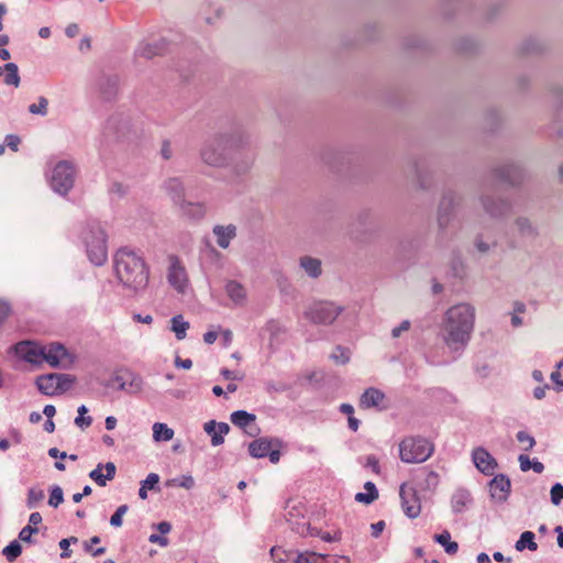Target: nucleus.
Segmentation results:
<instances>
[{
	"mask_svg": "<svg viewBox=\"0 0 563 563\" xmlns=\"http://www.w3.org/2000/svg\"><path fill=\"white\" fill-rule=\"evenodd\" d=\"M473 505V496L466 488L460 487L451 496V509L453 514L465 512Z\"/></svg>",
	"mask_w": 563,
	"mask_h": 563,
	"instance_id": "nucleus-22",
	"label": "nucleus"
},
{
	"mask_svg": "<svg viewBox=\"0 0 563 563\" xmlns=\"http://www.w3.org/2000/svg\"><path fill=\"white\" fill-rule=\"evenodd\" d=\"M167 46V42L164 38H159L153 42H141L135 49L136 57H143L145 59H151L157 55H161L165 52Z\"/></svg>",
	"mask_w": 563,
	"mask_h": 563,
	"instance_id": "nucleus-21",
	"label": "nucleus"
},
{
	"mask_svg": "<svg viewBox=\"0 0 563 563\" xmlns=\"http://www.w3.org/2000/svg\"><path fill=\"white\" fill-rule=\"evenodd\" d=\"M148 541L151 543L158 544L159 547H163V548H165L169 544V541L166 537H164L163 534H156V533H152L148 537Z\"/></svg>",
	"mask_w": 563,
	"mask_h": 563,
	"instance_id": "nucleus-60",
	"label": "nucleus"
},
{
	"mask_svg": "<svg viewBox=\"0 0 563 563\" xmlns=\"http://www.w3.org/2000/svg\"><path fill=\"white\" fill-rule=\"evenodd\" d=\"M78 417L75 419V424L80 429H86L91 426L92 418L90 416L85 417L88 412V409L85 405L78 407Z\"/></svg>",
	"mask_w": 563,
	"mask_h": 563,
	"instance_id": "nucleus-43",
	"label": "nucleus"
},
{
	"mask_svg": "<svg viewBox=\"0 0 563 563\" xmlns=\"http://www.w3.org/2000/svg\"><path fill=\"white\" fill-rule=\"evenodd\" d=\"M179 210L184 217L191 220H200L206 214V207L202 202H191L185 200L179 206Z\"/></svg>",
	"mask_w": 563,
	"mask_h": 563,
	"instance_id": "nucleus-31",
	"label": "nucleus"
},
{
	"mask_svg": "<svg viewBox=\"0 0 563 563\" xmlns=\"http://www.w3.org/2000/svg\"><path fill=\"white\" fill-rule=\"evenodd\" d=\"M43 362L48 363L52 367L67 368L73 364V357L64 345L52 343L44 346Z\"/></svg>",
	"mask_w": 563,
	"mask_h": 563,
	"instance_id": "nucleus-13",
	"label": "nucleus"
},
{
	"mask_svg": "<svg viewBox=\"0 0 563 563\" xmlns=\"http://www.w3.org/2000/svg\"><path fill=\"white\" fill-rule=\"evenodd\" d=\"M514 230L521 239L534 240L539 236V227L528 217L519 216L512 223Z\"/></svg>",
	"mask_w": 563,
	"mask_h": 563,
	"instance_id": "nucleus-20",
	"label": "nucleus"
},
{
	"mask_svg": "<svg viewBox=\"0 0 563 563\" xmlns=\"http://www.w3.org/2000/svg\"><path fill=\"white\" fill-rule=\"evenodd\" d=\"M410 325H411V323L409 320H404L398 327H395L391 330V336L399 338L402 332H406L410 329Z\"/></svg>",
	"mask_w": 563,
	"mask_h": 563,
	"instance_id": "nucleus-59",
	"label": "nucleus"
},
{
	"mask_svg": "<svg viewBox=\"0 0 563 563\" xmlns=\"http://www.w3.org/2000/svg\"><path fill=\"white\" fill-rule=\"evenodd\" d=\"M163 187L176 206L179 207L186 200L185 187L180 178L170 177L164 181Z\"/></svg>",
	"mask_w": 563,
	"mask_h": 563,
	"instance_id": "nucleus-27",
	"label": "nucleus"
},
{
	"mask_svg": "<svg viewBox=\"0 0 563 563\" xmlns=\"http://www.w3.org/2000/svg\"><path fill=\"white\" fill-rule=\"evenodd\" d=\"M172 331L175 333L177 340H184L189 329V322L185 321L183 316H174L170 320Z\"/></svg>",
	"mask_w": 563,
	"mask_h": 563,
	"instance_id": "nucleus-38",
	"label": "nucleus"
},
{
	"mask_svg": "<svg viewBox=\"0 0 563 563\" xmlns=\"http://www.w3.org/2000/svg\"><path fill=\"white\" fill-rule=\"evenodd\" d=\"M496 180L509 185H518L523 179V169L516 163H508L493 170Z\"/></svg>",
	"mask_w": 563,
	"mask_h": 563,
	"instance_id": "nucleus-16",
	"label": "nucleus"
},
{
	"mask_svg": "<svg viewBox=\"0 0 563 563\" xmlns=\"http://www.w3.org/2000/svg\"><path fill=\"white\" fill-rule=\"evenodd\" d=\"M203 430L211 437V444L218 446L224 442V435L229 433L230 426L227 422L210 420L203 424Z\"/></svg>",
	"mask_w": 563,
	"mask_h": 563,
	"instance_id": "nucleus-24",
	"label": "nucleus"
},
{
	"mask_svg": "<svg viewBox=\"0 0 563 563\" xmlns=\"http://www.w3.org/2000/svg\"><path fill=\"white\" fill-rule=\"evenodd\" d=\"M98 90L106 100H111L119 89L118 75L103 74L97 82Z\"/></svg>",
	"mask_w": 563,
	"mask_h": 563,
	"instance_id": "nucleus-26",
	"label": "nucleus"
},
{
	"mask_svg": "<svg viewBox=\"0 0 563 563\" xmlns=\"http://www.w3.org/2000/svg\"><path fill=\"white\" fill-rule=\"evenodd\" d=\"M399 497L404 514L410 519L419 517L421 512V503L416 487L408 483L401 484L399 488Z\"/></svg>",
	"mask_w": 563,
	"mask_h": 563,
	"instance_id": "nucleus-10",
	"label": "nucleus"
},
{
	"mask_svg": "<svg viewBox=\"0 0 563 563\" xmlns=\"http://www.w3.org/2000/svg\"><path fill=\"white\" fill-rule=\"evenodd\" d=\"M22 553V547L19 541H11L4 549L2 550V554L9 562H14Z\"/></svg>",
	"mask_w": 563,
	"mask_h": 563,
	"instance_id": "nucleus-41",
	"label": "nucleus"
},
{
	"mask_svg": "<svg viewBox=\"0 0 563 563\" xmlns=\"http://www.w3.org/2000/svg\"><path fill=\"white\" fill-rule=\"evenodd\" d=\"M172 484L186 489H191L195 486V479L191 475H183L178 478H174Z\"/></svg>",
	"mask_w": 563,
	"mask_h": 563,
	"instance_id": "nucleus-53",
	"label": "nucleus"
},
{
	"mask_svg": "<svg viewBox=\"0 0 563 563\" xmlns=\"http://www.w3.org/2000/svg\"><path fill=\"white\" fill-rule=\"evenodd\" d=\"M355 500L361 504L369 505L374 500H376L375 496L369 495L368 493H357L355 495Z\"/></svg>",
	"mask_w": 563,
	"mask_h": 563,
	"instance_id": "nucleus-63",
	"label": "nucleus"
},
{
	"mask_svg": "<svg viewBox=\"0 0 563 563\" xmlns=\"http://www.w3.org/2000/svg\"><path fill=\"white\" fill-rule=\"evenodd\" d=\"M551 501L554 505H559L563 500V485L560 483L554 484L551 487Z\"/></svg>",
	"mask_w": 563,
	"mask_h": 563,
	"instance_id": "nucleus-54",
	"label": "nucleus"
},
{
	"mask_svg": "<svg viewBox=\"0 0 563 563\" xmlns=\"http://www.w3.org/2000/svg\"><path fill=\"white\" fill-rule=\"evenodd\" d=\"M38 532V529L35 528V527H31V525H27L25 527H23L21 529V531L19 532V539L23 542H26V543H35L34 539L32 538V536L34 533H37Z\"/></svg>",
	"mask_w": 563,
	"mask_h": 563,
	"instance_id": "nucleus-51",
	"label": "nucleus"
},
{
	"mask_svg": "<svg viewBox=\"0 0 563 563\" xmlns=\"http://www.w3.org/2000/svg\"><path fill=\"white\" fill-rule=\"evenodd\" d=\"M449 274L460 280H463L467 275V266L465 262L462 260L460 254H453L450 265H449Z\"/></svg>",
	"mask_w": 563,
	"mask_h": 563,
	"instance_id": "nucleus-36",
	"label": "nucleus"
},
{
	"mask_svg": "<svg viewBox=\"0 0 563 563\" xmlns=\"http://www.w3.org/2000/svg\"><path fill=\"white\" fill-rule=\"evenodd\" d=\"M255 419V415L250 413L245 410H236L231 413V422L234 426L243 429L251 437L255 435L257 429L252 428L251 430H247V428L254 423Z\"/></svg>",
	"mask_w": 563,
	"mask_h": 563,
	"instance_id": "nucleus-28",
	"label": "nucleus"
},
{
	"mask_svg": "<svg viewBox=\"0 0 563 563\" xmlns=\"http://www.w3.org/2000/svg\"><path fill=\"white\" fill-rule=\"evenodd\" d=\"M520 49L522 53L537 54L543 49V44L537 37H529L521 44Z\"/></svg>",
	"mask_w": 563,
	"mask_h": 563,
	"instance_id": "nucleus-42",
	"label": "nucleus"
},
{
	"mask_svg": "<svg viewBox=\"0 0 563 563\" xmlns=\"http://www.w3.org/2000/svg\"><path fill=\"white\" fill-rule=\"evenodd\" d=\"M57 373L41 375L36 378L35 385L37 389L46 396L57 395Z\"/></svg>",
	"mask_w": 563,
	"mask_h": 563,
	"instance_id": "nucleus-29",
	"label": "nucleus"
},
{
	"mask_svg": "<svg viewBox=\"0 0 563 563\" xmlns=\"http://www.w3.org/2000/svg\"><path fill=\"white\" fill-rule=\"evenodd\" d=\"M459 196L452 190L443 194L438 209V225L440 231L444 232L449 228L454 217V209L459 203Z\"/></svg>",
	"mask_w": 563,
	"mask_h": 563,
	"instance_id": "nucleus-12",
	"label": "nucleus"
},
{
	"mask_svg": "<svg viewBox=\"0 0 563 563\" xmlns=\"http://www.w3.org/2000/svg\"><path fill=\"white\" fill-rule=\"evenodd\" d=\"M20 144V137L14 134H9L5 136V145L12 151H18Z\"/></svg>",
	"mask_w": 563,
	"mask_h": 563,
	"instance_id": "nucleus-62",
	"label": "nucleus"
},
{
	"mask_svg": "<svg viewBox=\"0 0 563 563\" xmlns=\"http://www.w3.org/2000/svg\"><path fill=\"white\" fill-rule=\"evenodd\" d=\"M384 398L385 395L383 391L377 388L369 387L362 394L360 398V406L365 409L378 407Z\"/></svg>",
	"mask_w": 563,
	"mask_h": 563,
	"instance_id": "nucleus-30",
	"label": "nucleus"
},
{
	"mask_svg": "<svg viewBox=\"0 0 563 563\" xmlns=\"http://www.w3.org/2000/svg\"><path fill=\"white\" fill-rule=\"evenodd\" d=\"M274 446L280 448L282 441L277 438H258L249 444V453L252 457L263 459Z\"/></svg>",
	"mask_w": 563,
	"mask_h": 563,
	"instance_id": "nucleus-18",
	"label": "nucleus"
},
{
	"mask_svg": "<svg viewBox=\"0 0 563 563\" xmlns=\"http://www.w3.org/2000/svg\"><path fill=\"white\" fill-rule=\"evenodd\" d=\"M82 241L89 261L96 266L103 265L108 258L107 238L98 222L87 223L82 230Z\"/></svg>",
	"mask_w": 563,
	"mask_h": 563,
	"instance_id": "nucleus-3",
	"label": "nucleus"
},
{
	"mask_svg": "<svg viewBox=\"0 0 563 563\" xmlns=\"http://www.w3.org/2000/svg\"><path fill=\"white\" fill-rule=\"evenodd\" d=\"M104 133L117 140H128L136 134V129L130 114L114 113L107 120Z\"/></svg>",
	"mask_w": 563,
	"mask_h": 563,
	"instance_id": "nucleus-8",
	"label": "nucleus"
},
{
	"mask_svg": "<svg viewBox=\"0 0 563 563\" xmlns=\"http://www.w3.org/2000/svg\"><path fill=\"white\" fill-rule=\"evenodd\" d=\"M433 450V444L422 437H408L399 443V456L404 463H422Z\"/></svg>",
	"mask_w": 563,
	"mask_h": 563,
	"instance_id": "nucleus-6",
	"label": "nucleus"
},
{
	"mask_svg": "<svg viewBox=\"0 0 563 563\" xmlns=\"http://www.w3.org/2000/svg\"><path fill=\"white\" fill-rule=\"evenodd\" d=\"M510 487H511L510 479L506 475H504V474L496 475L489 482L490 497L498 503H504L508 498V495L510 493Z\"/></svg>",
	"mask_w": 563,
	"mask_h": 563,
	"instance_id": "nucleus-19",
	"label": "nucleus"
},
{
	"mask_svg": "<svg viewBox=\"0 0 563 563\" xmlns=\"http://www.w3.org/2000/svg\"><path fill=\"white\" fill-rule=\"evenodd\" d=\"M330 358L336 364L344 365L351 360V350L342 345H336L330 354Z\"/></svg>",
	"mask_w": 563,
	"mask_h": 563,
	"instance_id": "nucleus-40",
	"label": "nucleus"
},
{
	"mask_svg": "<svg viewBox=\"0 0 563 563\" xmlns=\"http://www.w3.org/2000/svg\"><path fill=\"white\" fill-rule=\"evenodd\" d=\"M64 501L63 489L58 485L51 487L48 505L57 508Z\"/></svg>",
	"mask_w": 563,
	"mask_h": 563,
	"instance_id": "nucleus-45",
	"label": "nucleus"
},
{
	"mask_svg": "<svg viewBox=\"0 0 563 563\" xmlns=\"http://www.w3.org/2000/svg\"><path fill=\"white\" fill-rule=\"evenodd\" d=\"M472 460L476 468L487 476L493 475L498 466L495 457L484 448L474 449Z\"/></svg>",
	"mask_w": 563,
	"mask_h": 563,
	"instance_id": "nucleus-17",
	"label": "nucleus"
},
{
	"mask_svg": "<svg viewBox=\"0 0 563 563\" xmlns=\"http://www.w3.org/2000/svg\"><path fill=\"white\" fill-rule=\"evenodd\" d=\"M117 467L114 463L107 462L106 464L99 463L95 470L89 473V477L99 486L107 485V481L114 478Z\"/></svg>",
	"mask_w": 563,
	"mask_h": 563,
	"instance_id": "nucleus-25",
	"label": "nucleus"
},
{
	"mask_svg": "<svg viewBox=\"0 0 563 563\" xmlns=\"http://www.w3.org/2000/svg\"><path fill=\"white\" fill-rule=\"evenodd\" d=\"M344 308L332 301L320 300L311 303L305 317L314 324L329 325L343 312Z\"/></svg>",
	"mask_w": 563,
	"mask_h": 563,
	"instance_id": "nucleus-7",
	"label": "nucleus"
},
{
	"mask_svg": "<svg viewBox=\"0 0 563 563\" xmlns=\"http://www.w3.org/2000/svg\"><path fill=\"white\" fill-rule=\"evenodd\" d=\"M516 439L519 443L525 445L522 449L526 452L531 451L533 449V446L536 445L534 438L531 434H529L527 431H523V430L518 431L516 434Z\"/></svg>",
	"mask_w": 563,
	"mask_h": 563,
	"instance_id": "nucleus-44",
	"label": "nucleus"
},
{
	"mask_svg": "<svg viewBox=\"0 0 563 563\" xmlns=\"http://www.w3.org/2000/svg\"><path fill=\"white\" fill-rule=\"evenodd\" d=\"M515 548L517 551H523L525 549L536 551L538 549V544L534 542V533L532 531L522 532L519 540L516 542Z\"/></svg>",
	"mask_w": 563,
	"mask_h": 563,
	"instance_id": "nucleus-39",
	"label": "nucleus"
},
{
	"mask_svg": "<svg viewBox=\"0 0 563 563\" xmlns=\"http://www.w3.org/2000/svg\"><path fill=\"white\" fill-rule=\"evenodd\" d=\"M161 156L168 161L173 156V148L169 140H164L161 146Z\"/></svg>",
	"mask_w": 563,
	"mask_h": 563,
	"instance_id": "nucleus-58",
	"label": "nucleus"
},
{
	"mask_svg": "<svg viewBox=\"0 0 563 563\" xmlns=\"http://www.w3.org/2000/svg\"><path fill=\"white\" fill-rule=\"evenodd\" d=\"M109 387L115 388L128 394L140 393L143 388V379L140 375L124 371L117 373L109 382Z\"/></svg>",
	"mask_w": 563,
	"mask_h": 563,
	"instance_id": "nucleus-11",
	"label": "nucleus"
},
{
	"mask_svg": "<svg viewBox=\"0 0 563 563\" xmlns=\"http://www.w3.org/2000/svg\"><path fill=\"white\" fill-rule=\"evenodd\" d=\"M159 483V476L156 473H150L147 477L141 483L147 489H155Z\"/></svg>",
	"mask_w": 563,
	"mask_h": 563,
	"instance_id": "nucleus-56",
	"label": "nucleus"
},
{
	"mask_svg": "<svg viewBox=\"0 0 563 563\" xmlns=\"http://www.w3.org/2000/svg\"><path fill=\"white\" fill-rule=\"evenodd\" d=\"M434 541L439 544H441L443 548L450 542L452 541L451 540V534L448 530H444L443 532L439 533V534H434L433 537Z\"/></svg>",
	"mask_w": 563,
	"mask_h": 563,
	"instance_id": "nucleus-61",
	"label": "nucleus"
},
{
	"mask_svg": "<svg viewBox=\"0 0 563 563\" xmlns=\"http://www.w3.org/2000/svg\"><path fill=\"white\" fill-rule=\"evenodd\" d=\"M167 279L169 285L180 294H184L188 286V276L185 266L181 264L180 260L172 255L169 257V267Z\"/></svg>",
	"mask_w": 563,
	"mask_h": 563,
	"instance_id": "nucleus-14",
	"label": "nucleus"
},
{
	"mask_svg": "<svg viewBox=\"0 0 563 563\" xmlns=\"http://www.w3.org/2000/svg\"><path fill=\"white\" fill-rule=\"evenodd\" d=\"M323 558L314 552H305L297 555L294 563H322Z\"/></svg>",
	"mask_w": 563,
	"mask_h": 563,
	"instance_id": "nucleus-50",
	"label": "nucleus"
},
{
	"mask_svg": "<svg viewBox=\"0 0 563 563\" xmlns=\"http://www.w3.org/2000/svg\"><path fill=\"white\" fill-rule=\"evenodd\" d=\"M520 470L522 472H528L531 470V459L526 454H520L518 457Z\"/></svg>",
	"mask_w": 563,
	"mask_h": 563,
	"instance_id": "nucleus-64",
	"label": "nucleus"
},
{
	"mask_svg": "<svg viewBox=\"0 0 563 563\" xmlns=\"http://www.w3.org/2000/svg\"><path fill=\"white\" fill-rule=\"evenodd\" d=\"M475 327V308L462 302L449 308L440 325V336L456 360L468 345Z\"/></svg>",
	"mask_w": 563,
	"mask_h": 563,
	"instance_id": "nucleus-1",
	"label": "nucleus"
},
{
	"mask_svg": "<svg viewBox=\"0 0 563 563\" xmlns=\"http://www.w3.org/2000/svg\"><path fill=\"white\" fill-rule=\"evenodd\" d=\"M474 246L481 254H487L493 247L496 246V242H487L484 240L482 234H477L474 239Z\"/></svg>",
	"mask_w": 563,
	"mask_h": 563,
	"instance_id": "nucleus-49",
	"label": "nucleus"
},
{
	"mask_svg": "<svg viewBox=\"0 0 563 563\" xmlns=\"http://www.w3.org/2000/svg\"><path fill=\"white\" fill-rule=\"evenodd\" d=\"M299 266L310 278H318L322 274V263L319 258L309 255L301 256Z\"/></svg>",
	"mask_w": 563,
	"mask_h": 563,
	"instance_id": "nucleus-32",
	"label": "nucleus"
},
{
	"mask_svg": "<svg viewBox=\"0 0 563 563\" xmlns=\"http://www.w3.org/2000/svg\"><path fill=\"white\" fill-rule=\"evenodd\" d=\"M225 292L229 298L238 306L244 305L246 300V290L242 284L236 280H229L225 284Z\"/></svg>",
	"mask_w": 563,
	"mask_h": 563,
	"instance_id": "nucleus-35",
	"label": "nucleus"
},
{
	"mask_svg": "<svg viewBox=\"0 0 563 563\" xmlns=\"http://www.w3.org/2000/svg\"><path fill=\"white\" fill-rule=\"evenodd\" d=\"M44 492L42 489L30 488L27 492L26 506L34 508L36 505L44 499Z\"/></svg>",
	"mask_w": 563,
	"mask_h": 563,
	"instance_id": "nucleus-48",
	"label": "nucleus"
},
{
	"mask_svg": "<svg viewBox=\"0 0 563 563\" xmlns=\"http://www.w3.org/2000/svg\"><path fill=\"white\" fill-rule=\"evenodd\" d=\"M269 553L272 559L277 563H284L288 560V553L279 547H273Z\"/></svg>",
	"mask_w": 563,
	"mask_h": 563,
	"instance_id": "nucleus-55",
	"label": "nucleus"
},
{
	"mask_svg": "<svg viewBox=\"0 0 563 563\" xmlns=\"http://www.w3.org/2000/svg\"><path fill=\"white\" fill-rule=\"evenodd\" d=\"M77 542H78V539L76 537H70V538L62 539L59 541V548L63 550V552L60 553V558L62 559L70 558L71 551L68 548H69V545L71 543L75 544Z\"/></svg>",
	"mask_w": 563,
	"mask_h": 563,
	"instance_id": "nucleus-52",
	"label": "nucleus"
},
{
	"mask_svg": "<svg viewBox=\"0 0 563 563\" xmlns=\"http://www.w3.org/2000/svg\"><path fill=\"white\" fill-rule=\"evenodd\" d=\"M14 353L21 360L40 365L43 363L44 346L33 341H21L13 345Z\"/></svg>",
	"mask_w": 563,
	"mask_h": 563,
	"instance_id": "nucleus-15",
	"label": "nucleus"
},
{
	"mask_svg": "<svg viewBox=\"0 0 563 563\" xmlns=\"http://www.w3.org/2000/svg\"><path fill=\"white\" fill-rule=\"evenodd\" d=\"M174 437V430L169 428L166 423L155 422L153 424V439L156 442H167L170 441Z\"/></svg>",
	"mask_w": 563,
	"mask_h": 563,
	"instance_id": "nucleus-37",
	"label": "nucleus"
},
{
	"mask_svg": "<svg viewBox=\"0 0 563 563\" xmlns=\"http://www.w3.org/2000/svg\"><path fill=\"white\" fill-rule=\"evenodd\" d=\"M238 229L234 224H217L212 229L216 236V242L219 247L225 250L230 246L231 242L236 238Z\"/></svg>",
	"mask_w": 563,
	"mask_h": 563,
	"instance_id": "nucleus-23",
	"label": "nucleus"
},
{
	"mask_svg": "<svg viewBox=\"0 0 563 563\" xmlns=\"http://www.w3.org/2000/svg\"><path fill=\"white\" fill-rule=\"evenodd\" d=\"M0 77L7 86L19 87L21 78L19 75V67L14 63H7L0 66Z\"/></svg>",
	"mask_w": 563,
	"mask_h": 563,
	"instance_id": "nucleus-34",
	"label": "nucleus"
},
{
	"mask_svg": "<svg viewBox=\"0 0 563 563\" xmlns=\"http://www.w3.org/2000/svg\"><path fill=\"white\" fill-rule=\"evenodd\" d=\"M57 394L64 393L68 390L73 384L75 383V378L68 374H58L57 373Z\"/></svg>",
	"mask_w": 563,
	"mask_h": 563,
	"instance_id": "nucleus-46",
	"label": "nucleus"
},
{
	"mask_svg": "<svg viewBox=\"0 0 563 563\" xmlns=\"http://www.w3.org/2000/svg\"><path fill=\"white\" fill-rule=\"evenodd\" d=\"M115 277L129 294L139 295L148 285L150 267L140 251L121 247L114 255Z\"/></svg>",
	"mask_w": 563,
	"mask_h": 563,
	"instance_id": "nucleus-2",
	"label": "nucleus"
},
{
	"mask_svg": "<svg viewBox=\"0 0 563 563\" xmlns=\"http://www.w3.org/2000/svg\"><path fill=\"white\" fill-rule=\"evenodd\" d=\"M481 203L487 216L493 219H503L512 210V203L506 198H497L486 190L481 195Z\"/></svg>",
	"mask_w": 563,
	"mask_h": 563,
	"instance_id": "nucleus-9",
	"label": "nucleus"
},
{
	"mask_svg": "<svg viewBox=\"0 0 563 563\" xmlns=\"http://www.w3.org/2000/svg\"><path fill=\"white\" fill-rule=\"evenodd\" d=\"M48 100L45 97H40L37 103L29 106V112L32 114L46 115L47 114Z\"/></svg>",
	"mask_w": 563,
	"mask_h": 563,
	"instance_id": "nucleus-47",
	"label": "nucleus"
},
{
	"mask_svg": "<svg viewBox=\"0 0 563 563\" xmlns=\"http://www.w3.org/2000/svg\"><path fill=\"white\" fill-rule=\"evenodd\" d=\"M230 136L225 133L214 134L205 141L200 148L201 161L211 167H223L229 163L228 146Z\"/></svg>",
	"mask_w": 563,
	"mask_h": 563,
	"instance_id": "nucleus-5",
	"label": "nucleus"
},
{
	"mask_svg": "<svg viewBox=\"0 0 563 563\" xmlns=\"http://www.w3.org/2000/svg\"><path fill=\"white\" fill-rule=\"evenodd\" d=\"M418 486L422 490H433L439 484V475L433 471L421 468L416 475Z\"/></svg>",
	"mask_w": 563,
	"mask_h": 563,
	"instance_id": "nucleus-33",
	"label": "nucleus"
},
{
	"mask_svg": "<svg viewBox=\"0 0 563 563\" xmlns=\"http://www.w3.org/2000/svg\"><path fill=\"white\" fill-rule=\"evenodd\" d=\"M77 166L73 161H59L47 173V180L52 190L66 196L74 187L77 177Z\"/></svg>",
	"mask_w": 563,
	"mask_h": 563,
	"instance_id": "nucleus-4",
	"label": "nucleus"
},
{
	"mask_svg": "<svg viewBox=\"0 0 563 563\" xmlns=\"http://www.w3.org/2000/svg\"><path fill=\"white\" fill-rule=\"evenodd\" d=\"M365 467L371 468L375 474L380 473L378 459L373 454L366 456Z\"/></svg>",
	"mask_w": 563,
	"mask_h": 563,
	"instance_id": "nucleus-57",
	"label": "nucleus"
}]
</instances>
